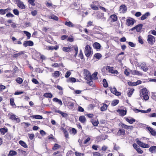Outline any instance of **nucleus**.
<instances>
[{"label": "nucleus", "instance_id": "nucleus-27", "mask_svg": "<svg viewBox=\"0 0 156 156\" xmlns=\"http://www.w3.org/2000/svg\"><path fill=\"white\" fill-rule=\"evenodd\" d=\"M68 83H75L76 82V79L74 77H70L66 80Z\"/></svg>", "mask_w": 156, "mask_h": 156}, {"label": "nucleus", "instance_id": "nucleus-36", "mask_svg": "<svg viewBox=\"0 0 156 156\" xmlns=\"http://www.w3.org/2000/svg\"><path fill=\"white\" fill-rule=\"evenodd\" d=\"M17 154L16 152L14 151L11 150L9 152L8 154V156H13Z\"/></svg>", "mask_w": 156, "mask_h": 156}, {"label": "nucleus", "instance_id": "nucleus-11", "mask_svg": "<svg viewBox=\"0 0 156 156\" xmlns=\"http://www.w3.org/2000/svg\"><path fill=\"white\" fill-rule=\"evenodd\" d=\"M135 22L134 19L130 18L126 20V24L128 26L133 25L134 24Z\"/></svg>", "mask_w": 156, "mask_h": 156}, {"label": "nucleus", "instance_id": "nucleus-42", "mask_svg": "<svg viewBox=\"0 0 156 156\" xmlns=\"http://www.w3.org/2000/svg\"><path fill=\"white\" fill-rule=\"evenodd\" d=\"M119 102V100H114L112 101L111 103V105L113 106H114L118 104Z\"/></svg>", "mask_w": 156, "mask_h": 156}, {"label": "nucleus", "instance_id": "nucleus-61", "mask_svg": "<svg viewBox=\"0 0 156 156\" xmlns=\"http://www.w3.org/2000/svg\"><path fill=\"white\" fill-rule=\"evenodd\" d=\"M75 154L76 156H83L84 154L83 153H81L79 152H76L75 153Z\"/></svg>", "mask_w": 156, "mask_h": 156}, {"label": "nucleus", "instance_id": "nucleus-32", "mask_svg": "<svg viewBox=\"0 0 156 156\" xmlns=\"http://www.w3.org/2000/svg\"><path fill=\"white\" fill-rule=\"evenodd\" d=\"M97 17L99 19H102L103 21L105 20L106 19L105 17H104L103 14L101 13H99L97 14Z\"/></svg>", "mask_w": 156, "mask_h": 156}, {"label": "nucleus", "instance_id": "nucleus-41", "mask_svg": "<svg viewBox=\"0 0 156 156\" xmlns=\"http://www.w3.org/2000/svg\"><path fill=\"white\" fill-rule=\"evenodd\" d=\"M49 19H52L56 21H58V17L54 15H52L49 17Z\"/></svg>", "mask_w": 156, "mask_h": 156}, {"label": "nucleus", "instance_id": "nucleus-47", "mask_svg": "<svg viewBox=\"0 0 156 156\" xmlns=\"http://www.w3.org/2000/svg\"><path fill=\"white\" fill-rule=\"evenodd\" d=\"M24 33L26 35L27 37V39H29L30 37H31V34L29 32H27L26 31H23Z\"/></svg>", "mask_w": 156, "mask_h": 156}, {"label": "nucleus", "instance_id": "nucleus-8", "mask_svg": "<svg viewBox=\"0 0 156 156\" xmlns=\"http://www.w3.org/2000/svg\"><path fill=\"white\" fill-rule=\"evenodd\" d=\"M16 2L18 6L20 8L22 9H24L25 8V6L23 2L21 1L20 0H16Z\"/></svg>", "mask_w": 156, "mask_h": 156}, {"label": "nucleus", "instance_id": "nucleus-40", "mask_svg": "<svg viewBox=\"0 0 156 156\" xmlns=\"http://www.w3.org/2000/svg\"><path fill=\"white\" fill-rule=\"evenodd\" d=\"M108 108V105L105 104H104L100 108V110L101 111H105Z\"/></svg>", "mask_w": 156, "mask_h": 156}, {"label": "nucleus", "instance_id": "nucleus-12", "mask_svg": "<svg viewBox=\"0 0 156 156\" xmlns=\"http://www.w3.org/2000/svg\"><path fill=\"white\" fill-rule=\"evenodd\" d=\"M120 12L124 13L126 12L127 8L125 5H122L120 7Z\"/></svg>", "mask_w": 156, "mask_h": 156}, {"label": "nucleus", "instance_id": "nucleus-31", "mask_svg": "<svg viewBox=\"0 0 156 156\" xmlns=\"http://www.w3.org/2000/svg\"><path fill=\"white\" fill-rule=\"evenodd\" d=\"M79 120L81 122L83 123L86 121V119L84 116L82 115L79 117Z\"/></svg>", "mask_w": 156, "mask_h": 156}, {"label": "nucleus", "instance_id": "nucleus-38", "mask_svg": "<svg viewBox=\"0 0 156 156\" xmlns=\"http://www.w3.org/2000/svg\"><path fill=\"white\" fill-rule=\"evenodd\" d=\"M146 65V64L145 63H142L141 66L142 69L145 72L147 71L148 70V69Z\"/></svg>", "mask_w": 156, "mask_h": 156}, {"label": "nucleus", "instance_id": "nucleus-5", "mask_svg": "<svg viewBox=\"0 0 156 156\" xmlns=\"http://www.w3.org/2000/svg\"><path fill=\"white\" fill-rule=\"evenodd\" d=\"M136 142L139 146L143 148H148L150 147L149 145L141 142L138 139H136Z\"/></svg>", "mask_w": 156, "mask_h": 156}, {"label": "nucleus", "instance_id": "nucleus-64", "mask_svg": "<svg viewBox=\"0 0 156 156\" xmlns=\"http://www.w3.org/2000/svg\"><path fill=\"white\" fill-rule=\"evenodd\" d=\"M149 33L154 35L156 36V31L154 30H151Z\"/></svg>", "mask_w": 156, "mask_h": 156}, {"label": "nucleus", "instance_id": "nucleus-4", "mask_svg": "<svg viewBox=\"0 0 156 156\" xmlns=\"http://www.w3.org/2000/svg\"><path fill=\"white\" fill-rule=\"evenodd\" d=\"M147 41L150 44H153L155 42V38L154 36L149 34L147 36Z\"/></svg>", "mask_w": 156, "mask_h": 156}, {"label": "nucleus", "instance_id": "nucleus-3", "mask_svg": "<svg viewBox=\"0 0 156 156\" xmlns=\"http://www.w3.org/2000/svg\"><path fill=\"white\" fill-rule=\"evenodd\" d=\"M84 52L85 55L87 57L91 55L93 53L91 47L89 45H87L86 46Z\"/></svg>", "mask_w": 156, "mask_h": 156}, {"label": "nucleus", "instance_id": "nucleus-2", "mask_svg": "<svg viewBox=\"0 0 156 156\" xmlns=\"http://www.w3.org/2000/svg\"><path fill=\"white\" fill-rule=\"evenodd\" d=\"M140 96L141 98L144 100H147L149 99V97L148 95V93L147 89L146 88H143L140 91Z\"/></svg>", "mask_w": 156, "mask_h": 156}, {"label": "nucleus", "instance_id": "nucleus-62", "mask_svg": "<svg viewBox=\"0 0 156 156\" xmlns=\"http://www.w3.org/2000/svg\"><path fill=\"white\" fill-rule=\"evenodd\" d=\"M14 100L13 98H11L10 99V103L11 105H15L14 102Z\"/></svg>", "mask_w": 156, "mask_h": 156}, {"label": "nucleus", "instance_id": "nucleus-22", "mask_svg": "<svg viewBox=\"0 0 156 156\" xmlns=\"http://www.w3.org/2000/svg\"><path fill=\"white\" fill-rule=\"evenodd\" d=\"M30 117L32 119H43L42 116L39 115H31Z\"/></svg>", "mask_w": 156, "mask_h": 156}, {"label": "nucleus", "instance_id": "nucleus-30", "mask_svg": "<svg viewBox=\"0 0 156 156\" xmlns=\"http://www.w3.org/2000/svg\"><path fill=\"white\" fill-rule=\"evenodd\" d=\"M52 100L53 101L58 103L60 105H62V103L61 100L58 99L56 98H53Z\"/></svg>", "mask_w": 156, "mask_h": 156}, {"label": "nucleus", "instance_id": "nucleus-44", "mask_svg": "<svg viewBox=\"0 0 156 156\" xmlns=\"http://www.w3.org/2000/svg\"><path fill=\"white\" fill-rule=\"evenodd\" d=\"M52 75L54 77H57L59 76V72L58 71H55L52 73Z\"/></svg>", "mask_w": 156, "mask_h": 156}, {"label": "nucleus", "instance_id": "nucleus-23", "mask_svg": "<svg viewBox=\"0 0 156 156\" xmlns=\"http://www.w3.org/2000/svg\"><path fill=\"white\" fill-rule=\"evenodd\" d=\"M131 73L133 75H136L138 76H141L142 75V74L139 71L136 70H131Z\"/></svg>", "mask_w": 156, "mask_h": 156}, {"label": "nucleus", "instance_id": "nucleus-59", "mask_svg": "<svg viewBox=\"0 0 156 156\" xmlns=\"http://www.w3.org/2000/svg\"><path fill=\"white\" fill-rule=\"evenodd\" d=\"M92 123L93 125L94 126H98V125L99 123V122L98 120H97V121L95 120L94 121H92Z\"/></svg>", "mask_w": 156, "mask_h": 156}, {"label": "nucleus", "instance_id": "nucleus-50", "mask_svg": "<svg viewBox=\"0 0 156 156\" xmlns=\"http://www.w3.org/2000/svg\"><path fill=\"white\" fill-rule=\"evenodd\" d=\"M73 47L74 49V50L75 51V54L74 55V56L76 57L78 53V47L76 46H74Z\"/></svg>", "mask_w": 156, "mask_h": 156}, {"label": "nucleus", "instance_id": "nucleus-19", "mask_svg": "<svg viewBox=\"0 0 156 156\" xmlns=\"http://www.w3.org/2000/svg\"><path fill=\"white\" fill-rule=\"evenodd\" d=\"M67 104L68 107L69 109H72L74 108V103L73 102L71 101H68Z\"/></svg>", "mask_w": 156, "mask_h": 156}, {"label": "nucleus", "instance_id": "nucleus-34", "mask_svg": "<svg viewBox=\"0 0 156 156\" xmlns=\"http://www.w3.org/2000/svg\"><path fill=\"white\" fill-rule=\"evenodd\" d=\"M0 131L2 135H4L8 131V129L7 128H3L0 129Z\"/></svg>", "mask_w": 156, "mask_h": 156}, {"label": "nucleus", "instance_id": "nucleus-17", "mask_svg": "<svg viewBox=\"0 0 156 156\" xmlns=\"http://www.w3.org/2000/svg\"><path fill=\"white\" fill-rule=\"evenodd\" d=\"M125 134V130L123 129H119L117 133V135L118 136H123Z\"/></svg>", "mask_w": 156, "mask_h": 156}, {"label": "nucleus", "instance_id": "nucleus-48", "mask_svg": "<svg viewBox=\"0 0 156 156\" xmlns=\"http://www.w3.org/2000/svg\"><path fill=\"white\" fill-rule=\"evenodd\" d=\"M101 54L97 53L95 54L94 55V57L98 59H100L101 57Z\"/></svg>", "mask_w": 156, "mask_h": 156}, {"label": "nucleus", "instance_id": "nucleus-1", "mask_svg": "<svg viewBox=\"0 0 156 156\" xmlns=\"http://www.w3.org/2000/svg\"><path fill=\"white\" fill-rule=\"evenodd\" d=\"M84 72H86V74H85V78L86 80H87V83L90 85L91 84L92 82V77L95 78L96 77L98 74V72H94L91 76L90 72L88 71L87 70H84Z\"/></svg>", "mask_w": 156, "mask_h": 156}, {"label": "nucleus", "instance_id": "nucleus-35", "mask_svg": "<svg viewBox=\"0 0 156 156\" xmlns=\"http://www.w3.org/2000/svg\"><path fill=\"white\" fill-rule=\"evenodd\" d=\"M126 120L130 124H132L135 121V120L133 118H132L129 119L128 118H125Z\"/></svg>", "mask_w": 156, "mask_h": 156}, {"label": "nucleus", "instance_id": "nucleus-43", "mask_svg": "<svg viewBox=\"0 0 156 156\" xmlns=\"http://www.w3.org/2000/svg\"><path fill=\"white\" fill-rule=\"evenodd\" d=\"M62 50L65 52H68L71 51V48L70 47H64L62 48Z\"/></svg>", "mask_w": 156, "mask_h": 156}, {"label": "nucleus", "instance_id": "nucleus-56", "mask_svg": "<svg viewBox=\"0 0 156 156\" xmlns=\"http://www.w3.org/2000/svg\"><path fill=\"white\" fill-rule=\"evenodd\" d=\"M93 154L94 156H101L103 155V154H101L100 153L98 152H94Z\"/></svg>", "mask_w": 156, "mask_h": 156}, {"label": "nucleus", "instance_id": "nucleus-14", "mask_svg": "<svg viewBox=\"0 0 156 156\" xmlns=\"http://www.w3.org/2000/svg\"><path fill=\"white\" fill-rule=\"evenodd\" d=\"M33 42L30 41H25L23 43V45L25 47H27V46H32L33 45Z\"/></svg>", "mask_w": 156, "mask_h": 156}, {"label": "nucleus", "instance_id": "nucleus-63", "mask_svg": "<svg viewBox=\"0 0 156 156\" xmlns=\"http://www.w3.org/2000/svg\"><path fill=\"white\" fill-rule=\"evenodd\" d=\"M138 41L140 44H142L144 43L141 37L139 36L138 38Z\"/></svg>", "mask_w": 156, "mask_h": 156}, {"label": "nucleus", "instance_id": "nucleus-45", "mask_svg": "<svg viewBox=\"0 0 156 156\" xmlns=\"http://www.w3.org/2000/svg\"><path fill=\"white\" fill-rule=\"evenodd\" d=\"M16 81L18 83L20 84L22 83L23 82V80L22 78L19 77H17L16 79Z\"/></svg>", "mask_w": 156, "mask_h": 156}, {"label": "nucleus", "instance_id": "nucleus-15", "mask_svg": "<svg viewBox=\"0 0 156 156\" xmlns=\"http://www.w3.org/2000/svg\"><path fill=\"white\" fill-rule=\"evenodd\" d=\"M117 112L119 113L120 116H122L126 114L127 111L123 109H118L117 110Z\"/></svg>", "mask_w": 156, "mask_h": 156}, {"label": "nucleus", "instance_id": "nucleus-13", "mask_svg": "<svg viewBox=\"0 0 156 156\" xmlns=\"http://www.w3.org/2000/svg\"><path fill=\"white\" fill-rule=\"evenodd\" d=\"M98 4L97 2H93V4L90 5V7L91 8L94 10H97L99 9V6H97L96 5Z\"/></svg>", "mask_w": 156, "mask_h": 156}, {"label": "nucleus", "instance_id": "nucleus-60", "mask_svg": "<svg viewBox=\"0 0 156 156\" xmlns=\"http://www.w3.org/2000/svg\"><path fill=\"white\" fill-rule=\"evenodd\" d=\"M71 74V73L69 71H67L65 75V77L67 78L70 76Z\"/></svg>", "mask_w": 156, "mask_h": 156}, {"label": "nucleus", "instance_id": "nucleus-39", "mask_svg": "<svg viewBox=\"0 0 156 156\" xmlns=\"http://www.w3.org/2000/svg\"><path fill=\"white\" fill-rule=\"evenodd\" d=\"M9 9L7 8L5 9H0V14L4 15L8 11Z\"/></svg>", "mask_w": 156, "mask_h": 156}, {"label": "nucleus", "instance_id": "nucleus-18", "mask_svg": "<svg viewBox=\"0 0 156 156\" xmlns=\"http://www.w3.org/2000/svg\"><path fill=\"white\" fill-rule=\"evenodd\" d=\"M121 125L122 128L127 129H130L131 130H132L133 128V127L132 126H127L123 123H121Z\"/></svg>", "mask_w": 156, "mask_h": 156}, {"label": "nucleus", "instance_id": "nucleus-6", "mask_svg": "<svg viewBox=\"0 0 156 156\" xmlns=\"http://www.w3.org/2000/svg\"><path fill=\"white\" fill-rule=\"evenodd\" d=\"M106 70L110 73L112 74H117L118 73V71L116 70H114L113 67H111L109 66H107L106 68Z\"/></svg>", "mask_w": 156, "mask_h": 156}, {"label": "nucleus", "instance_id": "nucleus-37", "mask_svg": "<svg viewBox=\"0 0 156 156\" xmlns=\"http://www.w3.org/2000/svg\"><path fill=\"white\" fill-rule=\"evenodd\" d=\"M43 96L47 98H52L53 95L50 93H46L44 94Z\"/></svg>", "mask_w": 156, "mask_h": 156}, {"label": "nucleus", "instance_id": "nucleus-51", "mask_svg": "<svg viewBox=\"0 0 156 156\" xmlns=\"http://www.w3.org/2000/svg\"><path fill=\"white\" fill-rule=\"evenodd\" d=\"M103 86L105 87H107L108 86V84L107 82L106 81V80L105 79H104L103 80Z\"/></svg>", "mask_w": 156, "mask_h": 156}, {"label": "nucleus", "instance_id": "nucleus-7", "mask_svg": "<svg viewBox=\"0 0 156 156\" xmlns=\"http://www.w3.org/2000/svg\"><path fill=\"white\" fill-rule=\"evenodd\" d=\"M110 90L111 92L113 94H115V95L119 96L121 95V93L117 91L116 88L115 87H111L110 88Z\"/></svg>", "mask_w": 156, "mask_h": 156}, {"label": "nucleus", "instance_id": "nucleus-21", "mask_svg": "<svg viewBox=\"0 0 156 156\" xmlns=\"http://www.w3.org/2000/svg\"><path fill=\"white\" fill-rule=\"evenodd\" d=\"M149 151L151 153H156V146L151 147L149 149Z\"/></svg>", "mask_w": 156, "mask_h": 156}, {"label": "nucleus", "instance_id": "nucleus-33", "mask_svg": "<svg viewBox=\"0 0 156 156\" xmlns=\"http://www.w3.org/2000/svg\"><path fill=\"white\" fill-rule=\"evenodd\" d=\"M19 144L23 147H24L25 148H27L28 146H27V145L23 141L21 140L19 141Z\"/></svg>", "mask_w": 156, "mask_h": 156}, {"label": "nucleus", "instance_id": "nucleus-25", "mask_svg": "<svg viewBox=\"0 0 156 156\" xmlns=\"http://www.w3.org/2000/svg\"><path fill=\"white\" fill-rule=\"evenodd\" d=\"M142 82L141 80H138L136 83H131V82H129L128 83V84L129 85H131L132 86H135L139 84H140Z\"/></svg>", "mask_w": 156, "mask_h": 156}, {"label": "nucleus", "instance_id": "nucleus-57", "mask_svg": "<svg viewBox=\"0 0 156 156\" xmlns=\"http://www.w3.org/2000/svg\"><path fill=\"white\" fill-rule=\"evenodd\" d=\"M18 151L19 153V154H23L26 152L25 151H23L22 149H19L18 150Z\"/></svg>", "mask_w": 156, "mask_h": 156}, {"label": "nucleus", "instance_id": "nucleus-24", "mask_svg": "<svg viewBox=\"0 0 156 156\" xmlns=\"http://www.w3.org/2000/svg\"><path fill=\"white\" fill-rule=\"evenodd\" d=\"M93 46L96 49H99L101 47L100 44L98 42H95L93 44Z\"/></svg>", "mask_w": 156, "mask_h": 156}, {"label": "nucleus", "instance_id": "nucleus-53", "mask_svg": "<svg viewBox=\"0 0 156 156\" xmlns=\"http://www.w3.org/2000/svg\"><path fill=\"white\" fill-rule=\"evenodd\" d=\"M60 147V146L58 145V144H55L54 145V146L53 148V150H56L58 148H59Z\"/></svg>", "mask_w": 156, "mask_h": 156}, {"label": "nucleus", "instance_id": "nucleus-58", "mask_svg": "<svg viewBox=\"0 0 156 156\" xmlns=\"http://www.w3.org/2000/svg\"><path fill=\"white\" fill-rule=\"evenodd\" d=\"M79 56L80 57V58L82 59L83 58V55L82 52V50H80V53L79 54Z\"/></svg>", "mask_w": 156, "mask_h": 156}, {"label": "nucleus", "instance_id": "nucleus-28", "mask_svg": "<svg viewBox=\"0 0 156 156\" xmlns=\"http://www.w3.org/2000/svg\"><path fill=\"white\" fill-rule=\"evenodd\" d=\"M65 24L69 27H74V25L70 21H66L65 23Z\"/></svg>", "mask_w": 156, "mask_h": 156}, {"label": "nucleus", "instance_id": "nucleus-46", "mask_svg": "<svg viewBox=\"0 0 156 156\" xmlns=\"http://www.w3.org/2000/svg\"><path fill=\"white\" fill-rule=\"evenodd\" d=\"M69 132L70 134H73L74 135L76 133L77 131L76 129L74 128H72L71 129L69 130Z\"/></svg>", "mask_w": 156, "mask_h": 156}, {"label": "nucleus", "instance_id": "nucleus-29", "mask_svg": "<svg viewBox=\"0 0 156 156\" xmlns=\"http://www.w3.org/2000/svg\"><path fill=\"white\" fill-rule=\"evenodd\" d=\"M143 25L139 24L135 26L137 32H139L142 29Z\"/></svg>", "mask_w": 156, "mask_h": 156}, {"label": "nucleus", "instance_id": "nucleus-52", "mask_svg": "<svg viewBox=\"0 0 156 156\" xmlns=\"http://www.w3.org/2000/svg\"><path fill=\"white\" fill-rule=\"evenodd\" d=\"M134 111L136 113H138L139 112H141L142 113H145V110H139L137 109H135L134 110Z\"/></svg>", "mask_w": 156, "mask_h": 156}, {"label": "nucleus", "instance_id": "nucleus-9", "mask_svg": "<svg viewBox=\"0 0 156 156\" xmlns=\"http://www.w3.org/2000/svg\"><path fill=\"white\" fill-rule=\"evenodd\" d=\"M9 119L13 120L17 123L19 122L20 121V119L18 118V117L13 114L11 115H10Z\"/></svg>", "mask_w": 156, "mask_h": 156}, {"label": "nucleus", "instance_id": "nucleus-10", "mask_svg": "<svg viewBox=\"0 0 156 156\" xmlns=\"http://www.w3.org/2000/svg\"><path fill=\"white\" fill-rule=\"evenodd\" d=\"M25 52L24 51H21L19 53L14 54L12 55V57L16 58H20L21 55L24 54Z\"/></svg>", "mask_w": 156, "mask_h": 156}, {"label": "nucleus", "instance_id": "nucleus-26", "mask_svg": "<svg viewBox=\"0 0 156 156\" xmlns=\"http://www.w3.org/2000/svg\"><path fill=\"white\" fill-rule=\"evenodd\" d=\"M110 18L111 20L113 22H115L117 20V16L115 14L112 15L110 16Z\"/></svg>", "mask_w": 156, "mask_h": 156}, {"label": "nucleus", "instance_id": "nucleus-16", "mask_svg": "<svg viewBox=\"0 0 156 156\" xmlns=\"http://www.w3.org/2000/svg\"><path fill=\"white\" fill-rule=\"evenodd\" d=\"M147 129L149 130L151 134L154 136H156V132L150 127H147Z\"/></svg>", "mask_w": 156, "mask_h": 156}, {"label": "nucleus", "instance_id": "nucleus-55", "mask_svg": "<svg viewBox=\"0 0 156 156\" xmlns=\"http://www.w3.org/2000/svg\"><path fill=\"white\" fill-rule=\"evenodd\" d=\"M53 155V156H62L60 152L58 151L54 153Z\"/></svg>", "mask_w": 156, "mask_h": 156}, {"label": "nucleus", "instance_id": "nucleus-20", "mask_svg": "<svg viewBox=\"0 0 156 156\" xmlns=\"http://www.w3.org/2000/svg\"><path fill=\"white\" fill-rule=\"evenodd\" d=\"M150 13L148 12L145 13L143 15L140 17V19L142 20H144L146 19L148 16H150Z\"/></svg>", "mask_w": 156, "mask_h": 156}, {"label": "nucleus", "instance_id": "nucleus-54", "mask_svg": "<svg viewBox=\"0 0 156 156\" xmlns=\"http://www.w3.org/2000/svg\"><path fill=\"white\" fill-rule=\"evenodd\" d=\"M28 136L29 138L31 140H32L34 138L35 135L34 134H29L28 133Z\"/></svg>", "mask_w": 156, "mask_h": 156}, {"label": "nucleus", "instance_id": "nucleus-49", "mask_svg": "<svg viewBox=\"0 0 156 156\" xmlns=\"http://www.w3.org/2000/svg\"><path fill=\"white\" fill-rule=\"evenodd\" d=\"M134 90L133 89H130L128 90V95L129 97H131L132 95L133 94V92Z\"/></svg>", "mask_w": 156, "mask_h": 156}]
</instances>
